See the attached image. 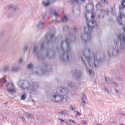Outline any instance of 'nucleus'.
Instances as JSON below:
<instances>
[{
    "mask_svg": "<svg viewBox=\"0 0 125 125\" xmlns=\"http://www.w3.org/2000/svg\"><path fill=\"white\" fill-rule=\"evenodd\" d=\"M65 39L66 43L67 48L65 50L63 49L62 45L64 42V41H62L61 43L62 52V54L60 55V58L61 61L69 62V57L71 54L70 45L75 40V36L74 35L69 33L66 35Z\"/></svg>",
    "mask_w": 125,
    "mask_h": 125,
    "instance_id": "nucleus-1",
    "label": "nucleus"
},
{
    "mask_svg": "<svg viewBox=\"0 0 125 125\" xmlns=\"http://www.w3.org/2000/svg\"><path fill=\"white\" fill-rule=\"evenodd\" d=\"M114 46L112 47L111 51L110 49L107 50L108 55L109 57L118 55L119 49L124 51L125 47V34L122 33L117 35V38L114 39Z\"/></svg>",
    "mask_w": 125,
    "mask_h": 125,
    "instance_id": "nucleus-2",
    "label": "nucleus"
},
{
    "mask_svg": "<svg viewBox=\"0 0 125 125\" xmlns=\"http://www.w3.org/2000/svg\"><path fill=\"white\" fill-rule=\"evenodd\" d=\"M82 53L83 57L90 67H97L99 66V62L97 56L98 54V53L95 54L93 53H90V50L87 47H84L82 51Z\"/></svg>",
    "mask_w": 125,
    "mask_h": 125,
    "instance_id": "nucleus-3",
    "label": "nucleus"
},
{
    "mask_svg": "<svg viewBox=\"0 0 125 125\" xmlns=\"http://www.w3.org/2000/svg\"><path fill=\"white\" fill-rule=\"evenodd\" d=\"M68 93L69 91L66 88L63 86H60L56 90L52 92L51 98L55 103L60 102L63 99L66 98Z\"/></svg>",
    "mask_w": 125,
    "mask_h": 125,
    "instance_id": "nucleus-4",
    "label": "nucleus"
},
{
    "mask_svg": "<svg viewBox=\"0 0 125 125\" xmlns=\"http://www.w3.org/2000/svg\"><path fill=\"white\" fill-rule=\"evenodd\" d=\"M94 16L91 15V20L88 21L87 23V28L85 27L84 28V33L82 34L81 36V39L83 42H86L90 40L91 39L90 34L92 31L93 29L95 26L97 27L98 24L95 21H94Z\"/></svg>",
    "mask_w": 125,
    "mask_h": 125,
    "instance_id": "nucleus-5",
    "label": "nucleus"
},
{
    "mask_svg": "<svg viewBox=\"0 0 125 125\" xmlns=\"http://www.w3.org/2000/svg\"><path fill=\"white\" fill-rule=\"evenodd\" d=\"M18 85L22 89L27 90L30 94H34L37 93V90L39 88L38 84L37 83H33L32 85L28 81L26 80H21Z\"/></svg>",
    "mask_w": 125,
    "mask_h": 125,
    "instance_id": "nucleus-6",
    "label": "nucleus"
},
{
    "mask_svg": "<svg viewBox=\"0 0 125 125\" xmlns=\"http://www.w3.org/2000/svg\"><path fill=\"white\" fill-rule=\"evenodd\" d=\"M72 74L73 77L77 79H79L82 75L81 72L76 70L73 71Z\"/></svg>",
    "mask_w": 125,
    "mask_h": 125,
    "instance_id": "nucleus-7",
    "label": "nucleus"
},
{
    "mask_svg": "<svg viewBox=\"0 0 125 125\" xmlns=\"http://www.w3.org/2000/svg\"><path fill=\"white\" fill-rule=\"evenodd\" d=\"M39 51L38 50V46L35 45L34 47L33 53L35 56L37 55L38 58H41L42 59L43 58L42 55H39Z\"/></svg>",
    "mask_w": 125,
    "mask_h": 125,
    "instance_id": "nucleus-8",
    "label": "nucleus"
},
{
    "mask_svg": "<svg viewBox=\"0 0 125 125\" xmlns=\"http://www.w3.org/2000/svg\"><path fill=\"white\" fill-rule=\"evenodd\" d=\"M81 57L82 61L83 63L84 64V65L86 67V69L87 70V72L90 73V75L91 76H94V71H92L90 69H89V68H88L86 64V63L83 60V57L82 56H81Z\"/></svg>",
    "mask_w": 125,
    "mask_h": 125,
    "instance_id": "nucleus-9",
    "label": "nucleus"
},
{
    "mask_svg": "<svg viewBox=\"0 0 125 125\" xmlns=\"http://www.w3.org/2000/svg\"><path fill=\"white\" fill-rule=\"evenodd\" d=\"M7 90L9 92L13 93L15 90L14 86L11 83H9L7 85Z\"/></svg>",
    "mask_w": 125,
    "mask_h": 125,
    "instance_id": "nucleus-10",
    "label": "nucleus"
},
{
    "mask_svg": "<svg viewBox=\"0 0 125 125\" xmlns=\"http://www.w3.org/2000/svg\"><path fill=\"white\" fill-rule=\"evenodd\" d=\"M54 35V34H50L49 33H47L46 35L45 38L47 40H48V38H50L49 40H48L47 42V44H48L49 43H51L52 42V40Z\"/></svg>",
    "mask_w": 125,
    "mask_h": 125,
    "instance_id": "nucleus-11",
    "label": "nucleus"
},
{
    "mask_svg": "<svg viewBox=\"0 0 125 125\" xmlns=\"http://www.w3.org/2000/svg\"><path fill=\"white\" fill-rule=\"evenodd\" d=\"M85 8L86 11L88 12H89L93 9L94 5L93 3H88L86 6Z\"/></svg>",
    "mask_w": 125,
    "mask_h": 125,
    "instance_id": "nucleus-12",
    "label": "nucleus"
},
{
    "mask_svg": "<svg viewBox=\"0 0 125 125\" xmlns=\"http://www.w3.org/2000/svg\"><path fill=\"white\" fill-rule=\"evenodd\" d=\"M109 14V11L108 10H101V12L100 13L98 17L99 18H101L100 16L101 15L102 17H103L104 15H108Z\"/></svg>",
    "mask_w": 125,
    "mask_h": 125,
    "instance_id": "nucleus-13",
    "label": "nucleus"
},
{
    "mask_svg": "<svg viewBox=\"0 0 125 125\" xmlns=\"http://www.w3.org/2000/svg\"><path fill=\"white\" fill-rule=\"evenodd\" d=\"M56 0H47V2L45 3L44 1H43L42 4L45 6L46 7L49 5L50 4H52L55 2Z\"/></svg>",
    "mask_w": 125,
    "mask_h": 125,
    "instance_id": "nucleus-14",
    "label": "nucleus"
},
{
    "mask_svg": "<svg viewBox=\"0 0 125 125\" xmlns=\"http://www.w3.org/2000/svg\"><path fill=\"white\" fill-rule=\"evenodd\" d=\"M19 68L18 66H12L11 68V71L12 72H18L19 71Z\"/></svg>",
    "mask_w": 125,
    "mask_h": 125,
    "instance_id": "nucleus-15",
    "label": "nucleus"
},
{
    "mask_svg": "<svg viewBox=\"0 0 125 125\" xmlns=\"http://www.w3.org/2000/svg\"><path fill=\"white\" fill-rule=\"evenodd\" d=\"M67 85L68 86L72 88H73L74 87L76 86L75 84L74 83H72L70 81H68L67 82Z\"/></svg>",
    "mask_w": 125,
    "mask_h": 125,
    "instance_id": "nucleus-16",
    "label": "nucleus"
},
{
    "mask_svg": "<svg viewBox=\"0 0 125 125\" xmlns=\"http://www.w3.org/2000/svg\"><path fill=\"white\" fill-rule=\"evenodd\" d=\"M44 24V22H39L37 25L38 28L39 29H42L43 27Z\"/></svg>",
    "mask_w": 125,
    "mask_h": 125,
    "instance_id": "nucleus-17",
    "label": "nucleus"
},
{
    "mask_svg": "<svg viewBox=\"0 0 125 125\" xmlns=\"http://www.w3.org/2000/svg\"><path fill=\"white\" fill-rule=\"evenodd\" d=\"M61 113L62 116L65 117L68 115V112L66 110H63L61 111Z\"/></svg>",
    "mask_w": 125,
    "mask_h": 125,
    "instance_id": "nucleus-18",
    "label": "nucleus"
},
{
    "mask_svg": "<svg viewBox=\"0 0 125 125\" xmlns=\"http://www.w3.org/2000/svg\"><path fill=\"white\" fill-rule=\"evenodd\" d=\"M10 70V67L8 65L5 66L3 69V71L4 72H6L9 71Z\"/></svg>",
    "mask_w": 125,
    "mask_h": 125,
    "instance_id": "nucleus-19",
    "label": "nucleus"
},
{
    "mask_svg": "<svg viewBox=\"0 0 125 125\" xmlns=\"http://www.w3.org/2000/svg\"><path fill=\"white\" fill-rule=\"evenodd\" d=\"M117 19L120 24H122V18L121 16H118L117 18Z\"/></svg>",
    "mask_w": 125,
    "mask_h": 125,
    "instance_id": "nucleus-20",
    "label": "nucleus"
},
{
    "mask_svg": "<svg viewBox=\"0 0 125 125\" xmlns=\"http://www.w3.org/2000/svg\"><path fill=\"white\" fill-rule=\"evenodd\" d=\"M7 81L6 79L5 78H1L0 79V83H1L2 85H3V83H5Z\"/></svg>",
    "mask_w": 125,
    "mask_h": 125,
    "instance_id": "nucleus-21",
    "label": "nucleus"
},
{
    "mask_svg": "<svg viewBox=\"0 0 125 125\" xmlns=\"http://www.w3.org/2000/svg\"><path fill=\"white\" fill-rule=\"evenodd\" d=\"M82 101H86L87 100L86 96L83 93L82 94Z\"/></svg>",
    "mask_w": 125,
    "mask_h": 125,
    "instance_id": "nucleus-22",
    "label": "nucleus"
},
{
    "mask_svg": "<svg viewBox=\"0 0 125 125\" xmlns=\"http://www.w3.org/2000/svg\"><path fill=\"white\" fill-rule=\"evenodd\" d=\"M104 79L105 81L108 84H109L110 83V78L105 77Z\"/></svg>",
    "mask_w": 125,
    "mask_h": 125,
    "instance_id": "nucleus-23",
    "label": "nucleus"
},
{
    "mask_svg": "<svg viewBox=\"0 0 125 125\" xmlns=\"http://www.w3.org/2000/svg\"><path fill=\"white\" fill-rule=\"evenodd\" d=\"M25 115L30 118H33V116L31 114L28 113L26 112L25 113Z\"/></svg>",
    "mask_w": 125,
    "mask_h": 125,
    "instance_id": "nucleus-24",
    "label": "nucleus"
},
{
    "mask_svg": "<svg viewBox=\"0 0 125 125\" xmlns=\"http://www.w3.org/2000/svg\"><path fill=\"white\" fill-rule=\"evenodd\" d=\"M50 51V50H48L46 52V56L47 57V58L48 59H50L52 57H53L54 56L53 55H52L51 56L49 57L48 56V53H49V52Z\"/></svg>",
    "mask_w": 125,
    "mask_h": 125,
    "instance_id": "nucleus-25",
    "label": "nucleus"
},
{
    "mask_svg": "<svg viewBox=\"0 0 125 125\" xmlns=\"http://www.w3.org/2000/svg\"><path fill=\"white\" fill-rule=\"evenodd\" d=\"M68 18L66 16H65L62 17V22H65L67 21Z\"/></svg>",
    "mask_w": 125,
    "mask_h": 125,
    "instance_id": "nucleus-26",
    "label": "nucleus"
},
{
    "mask_svg": "<svg viewBox=\"0 0 125 125\" xmlns=\"http://www.w3.org/2000/svg\"><path fill=\"white\" fill-rule=\"evenodd\" d=\"M17 8V7L13 5H10L9 6V9H13L14 10H15Z\"/></svg>",
    "mask_w": 125,
    "mask_h": 125,
    "instance_id": "nucleus-27",
    "label": "nucleus"
},
{
    "mask_svg": "<svg viewBox=\"0 0 125 125\" xmlns=\"http://www.w3.org/2000/svg\"><path fill=\"white\" fill-rule=\"evenodd\" d=\"M45 41H43L42 43H40V46H41V50H42L44 48V44L45 43Z\"/></svg>",
    "mask_w": 125,
    "mask_h": 125,
    "instance_id": "nucleus-28",
    "label": "nucleus"
},
{
    "mask_svg": "<svg viewBox=\"0 0 125 125\" xmlns=\"http://www.w3.org/2000/svg\"><path fill=\"white\" fill-rule=\"evenodd\" d=\"M39 73H41L42 74H44L45 73V72L44 70H43L42 69H40L39 70Z\"/></svg>",
    "mask_w": 125,
    "mask_h": 125,
    "instance_id": "nucleus-29",
    "label": "nucleus"
},
{
    "mask_svg": "<svg viewBox=\"0 0 125 125\" xmlns=\"http://www.w3.org/2000/svg\"><path fill=\"white\" fill-rule=\"evenodd\" d=\"M45 67L44 68H45V69L46 71H48V68L49 67L50 68H52L51 67L49 66L48 65H47L46 64H45Z\"/></svg>",
    "mask_w": 125,
    "mask_h": 125,
    "instance_id": "nucleus-30",
    "label": "nucleus"
},
{
    "mask_svg": "<svg viewBox=\"0 0 125 125\" xmlns=\"http://www.w3.org/2000/svg\"><path fill=\"white\" fill-rule=\"evenodd\" d=\"M26 98V95L25 94H24L21 96V99L25 100Z\"/></svg>",
    "mask_w": 125,
    "mask_h": 125,
    "instance_id": "nucleus-31",
    "label": "nucleus"
},
{
    "mask_svg": "<svg viewBox=\"0 0 125 125\" xmlns=\"http://www.w3.org/2000/svg\"><path fill=\"white\" fill-rule=\"evenodd\" d=\"M78 0V2H77V3L78 4L84 3L85 1V0Z\"/></svg>",
    "mask_w": 125,
    "mask_h": 125,
    "instance_id": "nucleus-32",
    "label": "nucleus"
},
{
    "mask_svg": "<svg viewBox=\"0 0 125 125\" xmlns=\"http://www.w3.org/2000/svg\"><path fill=\"white\" fill-rule=\"evenodd\" d=\"M121 4L123 7H125V0H123L121 1Z\"/></svg>",
    "mask_w": 125,
    "mask_h": 125,
    "instance_id": "nucleus-33",
    "label": "nucleus"
},
{
    "mask_svg": "<svg viewBox=\"0 0 125 125\" xmlns=\"http://www.w3.org/2000/svg\"><path fill=\"white\" fill-rule=\"evenodd\" d=\"M32 64L31 63L27 65V68L29 69H32Z\"/></svg>",
    "mask_w": 125,
    "mask_h": 125,
    "instance_id": "nucleus-34",
    "label": "nucleus"
},
{
    "mask_svg": "<svg viewBox=\"0 0 125 125\" xmlns=\"http://www.w3.org/2000/svg\"><path fill=\"white\" fill-rule=\"evenodd\" d=\"M87 104L86 102V101H82L81 104L82 106H85Z\"/></svg>",
    "mask_w": 125,
    "mask_h": 125,
    "instance_id": "nucleus-35",
    "label": "nucleus"
},
{
    "mask_svg": "<svg viewBox=\"0 0 125 125\" xmlns=\"http://www.w3.org/2000/svg\"><path fill=\"white\" fill-rule=\"evenodd\" d=\"M23 59L22 58H21L19 60L18 62L19 63H22L23 61Z\"/></svg>",
    "mask_w": 125,
    "mask_h": 125,
    "instance_id": "nucleus-36",
    "label": "nucleus"
},
{
    "mask_svg": "<svg viewBox=\"0 0 125 125\" xmlns=\"http://www.w3.org/2000/svg\"><path fill=\"white\" fill-rule=\"evenodd\" d=\"M69 26L68 25L66 27L65 26V27H63V31H64L65 30H66V29L67 30H68L69 29Z\"/></svg>",
    "mask_w": 125,
    "mask_h": 125,
    "instance_id": "nucleus-37",
    "label": "nucleus"
},
{
    "mask_svg": "<svg viewBox=\"0 0 125 125\" xmlns=\"http://www.w3.org/2000/svg\"><path fill=\"white\" fill-rule=\"evenodd\" d=\"M54 14L55 16H59L58 13L55 11H54Z\"/></svg>",
    "mask_w": 125,
    "mask_h": 125,
    "instance_id": "nucleus-38",
    "label": "nucleus"
},
{
    "mask_svg": "<svg viewBox=\"0 0 125 125\" xmlns=\"http://www.w3.org/2000/svg\"><path fill=\"white\" fill-rule=\"evenodd\" d=\"M78 0H70V2L72 3H73L74 2H78Z\"/></svg>",
    "mask_w": 125,
    "mask_h": 125,
    "instance_id": "nucleus-39",
    "label": "nucleus"
},
{
    "mask_svg": "<svg viewBox=\"0 0 125 125\" xmlns=\"http://www.w3.org/2000/svg\"><path fill=\"white\" fill-rule=\"evenodd\" d=\"M112 83L113 84H114L115 86L116 87H117L119 86V84L118 83H117L114 82H112Z\"/></svg>",
    "mask_w": 125,
    "mask_h": 125,
    "instance_id": "nucleus-40",
    "label": "nucleus"
},
{
    "mask_svg": "<svg viewBox=\"0 0 125 125\" xmlns=\"http://www.w3.org/2000/svg\"><path fill=\"white\" fill-rule=\"evenodd\" d=\"M101 0L103 3H104L106 4H107L108 3L107 0Z\"/></svg>",
    "mask_w": 125,
    "mask_h": 125,
    "instance_id": "nucleus-41",
    "label": "nucleus"
},
{
    "mask_svg": "<svg viewBox=\"0 0 125 125\" xmlns=\"http://www.w3.org/2000/svg\"><path fill=\"white\" fill-rule=\"evenodd\" d=\"M28 48V46H25L23 47V49L24 50L26 51Z\"/></svg>",
    "mask_w": 125,
    "mask_h": 125,
    "instance_id": "nucleus-42",
    "label": "nucleus"
},
{
    "mask_svg": "<svg viewBox=\"0 0 125 125\" xmlns=\"http://www.w3.org/2000/svg\"><path fill=\"white\" fill-rule=\"evenodd\" d=\"M68 121L74 123H75V122L74 121L71 119H68Z\"/></svg>",
    "mask_w": 125,
    "mask_h": 125,
    "instance_id": "nucleus-43",
    "label": "nucleus"
},
{
    "mask_svg": "<svg viewBox=\"0 0 125 125\" xmlns=\"http://www.w3.org/2000/svg\"><path fill=\"white\" fill-rule=\"evenodd\" d=\"M116 79H118V80L121 81L122 80V78L120 77H118L116 78Z\"/></svg>",
    "mask_w": 125,
    "mask_h": 125,
    "instance_id": "nucleus-44",
    "label": "nucleus"
},
{
    "mask_svg": "<svg viewBox=\"0 0 125 125\" xmlns=\"http://www.w3.org/2000/svg\"><path fill=\"white\" fill-rule=\"evenodd\" d=\"M46 13H44L42 15V16L43 18L44 19H45V16H46Z\"/></svg>",
    "mask_w": 125,
    "mask_h": 125,
    "instance_id": "nucleus-45",
    "label": "nucleus"
},
{
    "mask_svg": "<svg viewBox=\"0 0 125 125\" xmlns=\"http://www.w3.org/2000/svg\"><path fill=\"white\" fill-rule=\"evenodd\" d=\"M82 123L84 124L87 125V123H86L83 120L82 121Z\"/></svg>",
    "mask_w": 125,
    "mask_h": 125,
    "instance_id": "nucleus-46",
    "label": "nucleus"
},
{
    "mask_svg": "<svg viewBox=\"0 0 125 125\" xmlns=\"http://www.w3.org/2000/svg\"><path fill=\"white\" fill-rule=\"evenodd\" d=\"M98 102L100 104H103L104 102L103 100H99L98 101Z\"/></svg>",
    "mask_w": 125,
    "mask_h": 125,
    "instance_id": "nucleus-47",
    "label": "nucleus"
},
{
    "mask_svg": "<svg viewBox=\"0 0 125 125\" xmlns=\"http://www.w3.org/2000/svg\"><path fill=\"white\" fill-rule=\"evenodd\" d=\"M19 118H21L22 121H24L25 120V119L22 116L19 117Z\"/></svg>",
    "mask_w": 125,
    "mask_h": 125,
    "instance_id": "nucleus-48",
    "label": "nucleus"
},
{
    "mask_svg": "<svg viewBox=\"0 0 125 125\" xmlns=\"http://www.w3.org/2000/svg\"><path fill=\"white\" fill-rule=\"evenodd\" d=\"M84 15H85V17L86 18V20L87 21H88V18L87 17V16H86V12L85 13Z\"/></svg>",
    "mask_w": 125,
    "mask_h": 125,
    "instance_id": "nucleus-49",
    "label": "nucleus"
},
{
    "mask_svg": "<svg viewBox=\"0 0 125 125\" xmlns=\"http://www.w3.org/2000/svg\"><path fill=\"white\" fill-rule=\"evenodd\" d=\"M74 31L75 32H77V28H76L75 27H74Z\"/></svg>",
    "mask_w": 125,
    "mask_h": 125,
    "instance_id": "nucleus-50",
    "label": "nucleus"
},
{
    "mask_svg": "<svg viewBox=\"0 0 125 125\" xmlns=\"http://www.w3.org/2000/svg\"><path fill=\"white\" fill-rule=\"evenodd\" d=\"M70 109L72 110H73L74 109V108L72 106L70 107Z\"/></svg>",
    "mask_w": 125,
    "mask_h": 125,
    "instance_id": "nucleus-51",
    "label": "nucleus"
},
{
    "mask_svg": "<svg viewBox=\"0 0 125 125\" xmlns=\"http://www.w3.org/2000/svg\"><path fill=\"white\" fill-rule=\"evenodd\" d=\"M104 89L105 91L107 92L108 93H109V91L108 89L106 88H104Z\"/></svg>",
    "mask_w": 125,
    "mask_h": 125,
    "instance_id": "nucleus-52",
    "label": "nucleus"
},
{
    "mask_svg": "<svg viewBox=\"0 0 125 125\" xmlns=\"http://www.w3.org/2000/svg\"><path fill=\"white\" fill-rule=\"evenodd\" d=\"M59 119L61 121V122L62 123H63L64 122V121L62 119L60 118H59Z\"/></svg>",
    "mask_w": 125,
    "mask_h": 125,
    "instance_id": "nucleus-53",
    "label": "nucleus"
},
{
    "mask_svg": "<svg viewBox=\"0 0 125 125\" xmlns=\"http://www.w3.org/2000/svg\"><path fill=\"white\" fill-rule=\"evenodd\" d=\"M120 115L123 116H124V117H125V114L123 113H121Z\"/></svg>",
    "mask_w": 125,
    "mask_h": 125,
    "instance_id": "nucleus-54",
    "label": "nucleus"
},
{
    "mask_svg": "<svg viewBox=\"0 0 125 125\" xmlns=\"http://www.w3.org/2000/svg\"><path fill=\"white\" fill-rule=\"evenodd\" d=\"M76 112H77V113L76 114V115L78 116L79 115H80V113H79L78 111H77Z\"/></svg>",
    "mask_w": 125,
    "mask_h": 125,
    "instance_id": "nucleus-55",
    "label": "nucleus"
},
{
    "mask_svg": "<svg viewBox=\"0 0 125 125\" xmlns=\"http://www.w3.org/2000/svg\"><path fill=\"white\" fill-rule=\"evenodd\" d=\"M38 71H37L35 72V73L34 72V73H35L36 75H37L39 74L38 73Z\"/></svg>",
    "mask_w": 125,
    "mask_h": 125,
    "instance_id": "nucleus-56",
    "label": "nucleus"
},
{
    "mask_svg": "<svg viewBox=\"0 0 125 125\" xmlns=\"http://www.w3.org/2000/svg\"><path fill=\"white\" fill-rule=\"evenodd\" d=\"M54 21V20H52L50 22V23H53Z\"/></svg>",
    "mask_w": 125,
    "mask_h": 125,
    "instance_id": "nucleus-57",
    "label": "nucleus"
},
{
    "mask_svg": "<svg viewBox=\"0 0 125 125\" xmlns=\"http://www.w3.org/2000/svg\"><path fill=\"white\" fill-rule=\"evenodd\" d=\"M104 57L103 58H100L99 60H100V62H102V61H101V59H104Z\"/></svg>",
    "mask_w": 125,
    "mask_h": 125,
    "instance_id": "nucleus-58",
    "label": "nucleus"
},
{
    "mask_svg": "<svg viewBox=\"0 0 125 125\" xmlns=\"http://www.w3.org/2000/svg\"><path fill=\"white\" fill-rule=\"evenodd\" d=\"M114 90L115 91V92L117 93H118V90H117L116 89H115Z\"/></svg>",
    "mask_w": 125,
    "mask_h": 125,
    "instance_id": "nucleus-59",
    "label": "nucleus"
},
{
    "mask_svg": "<svg viewBox=\"0 0 125 125\" xmlns=\"http://www.w3.org/2000/svg\"><path fill=\"white\" fill-rule=\"evenodd\" d=\"M123 29L124 31H125V26H124L123 28Z\"/></svg>",
    "mask_w": 125,
    "mask_h": 125,
    "instance_id": "nucleus-60",
    "label": "nucleus"
},
{
    "mask_svg": "<svg viewBox=\"0 0 125 125\" xmlns=\"http://www.w3.org/2000/svg\"><path fill=\"white\" fill-rule=\"evenodd\" d=\"M8 102H6L5 103H4V105H7V104H8Z\"/></svg>",
    "mask_w": 125,
    "mask_h": 125,
    "instance_id": "nucleus-61",
    "label": "nucleus"
},
{
    "mask_svg": "<svg viewBox=\"0 0 125 125\" xmlns=\"http://www.w3.org/2000/svg\"><path fill=\"white\" fill-rule=\"evenodd\" d=\"M78 115H75V118H76L77 117Z\"/></svg>",
    "mask_w": 125,
    "mask_h": 125,
    "instance_id": "nucleus-62",
    "label": "nucleus"
},
{
    "mask_svg": "<svg viewBox=\"0 0 125 125\" xmlns=\"http://www.w3.org/2000/svg\"><path fill=\"white\" fill-rule=\"evenodd\" d=\"M112 123H113L114 124H116V123H115V121H114L113 122H112Z\"/></svg>",
    "mask_w": 125,
    "mask_h": 125,
    "instance_id": "nucleus-63",
    "label": "nucleus"
},
{
    "mask_svg": "<svg viewBox=\"0 0 125 125\" xmlns=\"http://www.w3.org/2000/svg\"><path fill=\"white\" fill-rule=\"evenodd\" d=\"M111 10L113 11V9L112 8H111Z\"/></svg>",
    "mask_w": 125,
    "mask_h": 125,
    "instance_id": "nucleus-64",
    "label": "nucleus"
}]
</instances>
